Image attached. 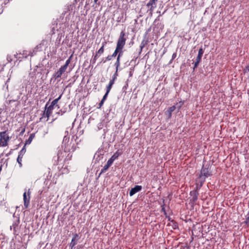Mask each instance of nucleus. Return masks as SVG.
<instances>
[{
	"label": "nucleus",
	"instance_id": "nucleus-1",
	"mask_svg": "<svg viewBox=\"0 0 249 249\" xmlns=\"http://www.w3.org/2000/svg\"><path fill=\"white\" fill-rule=\"evenodd\" d=\"M126 38L125 37V33L124 31H122L120 33L119 38L118 39V46H119V52L117 54V57L121 58L123 55V49L124 48L126 43Z\"/></svg>",
	"mask_w": 249,
	"mask_h": 249
},
{
	"label": "nucleus",
	"instance_id": "nucleus-2",
	"mask_svg": "<svg viewBox=\"0 0 249 249\" xmlns=\"http://www.w3.org/2000/svg\"><path fill=\"white\" fill-rule=\"evenodd\" d=\"M7 130L0 132V146L6 147L10 139Z\"/></svg>",
	"mask_w": 249,
	"mask_h": 249
},
{
	"label": "nucleus",
	"instance_id": "nucleus-3",
	"mask_svg": "<svg viewBox=\"0 0 249 249\" xmlns=\"http://www.w3.org/2000/svg\"><path fill=\"white\" fill-rule=\"evenodd\" d=\"M30 196L27 195L26 192H25L23 194V201H24V206L25 209H27L30 205Z\"/></svg>",
	"mask_w": 249,
	"mask_h": 249
},
{
	"label": "nucleus",
	"instance_id": "nucleus-4",
	"mask_svg": "<svg viewBox=\"0 0 249 249\" xmlns=\"http://www.w3.org/2000/svg\"><path fill=\"white\" fill-rule=\"evenodd\" d=\"M211 175L209 171L208 168H204V166H203L201 171H200V174L199 175V178H201V177L203 176L204 177V178H206L208 177Z\"/></svg>",
	"mask_w": 249,
	"mask_h": 249
},
{
	"label": "nucleus",
	"instance_id": "nucleus-5",
	"mask_svg": "<svg viewBox=\"0 0 249 249\" xmlns=\"http://www.w3.org/2000/svg\"><path fill=\"white\" fill-rule=\"evenodd\" d=\"M66 71V69L61 66L59 69L54 74L53 77L55 79L61 77L62 74Z\"/></svg>",
	"mask_w": 249,
	"mask_h": 249
},
{
	"label": "nucleus",
	"instance_id": "nucleus-6",
	"mask_svg": "<svg viewBox=\"0 0 249 249\" xmlns=\"http://www.w3.org/2000/svg\"><path fill=\"white\" fill-rule=\"evenodd\" d=\"M142 189L141 186L136 185L134 188H132L129 192L130 196H132L137 192L140 191Z\"/></svg>",
	"mask_w": 249,
	"mask_h": 249
},
{
	"label": "nucleus",
	"instance_id": "nucleus-7",
	"mask_svg": "<svg viewBox=\"0 0 249 249\" xmlns=\"http://www.w3.org/2000/svg\"><path fill=\"white\" fill-rule=\"evenodd\" d=\"M54 107L50 105L47 108V109L44 111V114L45 115V117L49 118L51 115L52 114L53 110V109Z\"/></svg>",
	"mask_w": 249,
	"mask_h": 249
},
{
	"label": "nucleus",
	"instance_id": "nucleus-8",
	"mask_svg": "<svg viewBox=\"0 0 249 249\" xmlns=\"http://www.w3.org/2000/svg\"><path fill=\"white\" fill-rule=\"evenodd\" d=\"M190 195L192 197L191 199L193 202H196L198 199V193L197 191H192L190 192Z\"/></svg>",
	"mask_w": 249,
	"mask_h": 249
},
{
	"label": "nucleus",
	"instance_id": "nucleus-9",
	"mask_svg": "<svg viewBox=\"0 0 249 249\" xmlns=\"http://www.w3.org/2000/svg\"><path fill=\"white\" fill-rule=\"evenodd\" d=\"M20 54H22L23 57L27 58L28 56H34V51H28L26 50H24L22 51V53H20Z\"/></svg>",
	"mask_w": 249,
	"mask_h": 249
},
{
	"label": "nucleus",
	"instance_id": "nucleus-10",
	"mask_svg": "<svg viewBox=\"0 0 249 249\" xmlns=\"http://www.w3.org/2000/svg\"><path fill=\"white\" fill-rule=\"evenodd\" d=\"M146 6L147 7H150V11L151 13H152L154 10V8L156 7V4H155V3L153 2L152 0H150V1L147 3Z\"/></svg>",
	"mask_w": 249,
	"mask_h": 249
},
{
	"label": "nucleus",
	"instance_id": "nucleus-11",
	"mask_svg": "<svg viewBox=\"0 0 249 249\" xmlns=\"http://www.w3.org/2000/svg\"><path fill=\"white\" fill-rule=\"evenodd\" d=\"M122 153V150L119 149L111 156V158L115 160L119 157V156H121Z\"/></svg>",
	"mask_w": 249,
	"mask_h": 249
},
{
	"label": "nucleus",
	"instance_id": "nucleus-12",
	"mask_svg": "<svg viewBox=\"0 0 249 249\" xmlns=\"http://www.w3.org/2000/svg\"><path fill=\"white\" fill-rule=\"evenodd\" d=\"M78 236L77 234H75L74 236V237L72 238L71 242L70 243V247L72 249L77 244V242L76 241V238Z\"/></svg>",
	"mask_w": 249,
	"mask_h": 249
},
{
	"label": "nucleus",
	"instance_id": "nucleus-13",
	"mask_svg": "<svg viewBox=\"0 0 249 249\" xmlns=\"http://www.w3.org/2000/svg\"><path fill=\"white\" fill-rule=\"evenodd\" d=\"M176 109L175 106H173L169 108L167 110V112L168 115V117L170 118L172 116V112Z\"/></svg>",
	"mask_w": 249,
	"mask_h": 249
},
{
	"label": "nucleus",
	"instance_id": "nucleus-14",
	"mask_svg": "<svg viewBox=\"0 0 249 249\" xmlns=\"http://www.w3.org/2000/svg\"><path fill=\"white\" fill-rule=\"evenodd\" d=\"M106 44V42H103L101 47L98 50L97 52H96V53L100 55L103 54L104 52V47Z\"/></svg>",
	"mask_w": 249,
	"mask_h": 249
},
{
	"label": "nucleus",
	"instance_id": "nucleus-15",
	"mask_svg": "<svg viewBox=\"0 0 249 249\" xmlns=\"http://www.w3.org/2000/svg\"><path fill=\"white\" fill-rule=\"evenodd\" d=\"M35 137V133H32V134H30L29 138L28 139V140H26L25 144H30Z\"/></svg>",
	"mask_w": 249,
	"mask_h": 249
},
{
	"label": "nucleus",
	"instance_id": "nucleus-16",
	"mask_svg": "<svg viewBox=\"0 0 249 249\" xmlns=\"http://www.w3.org/2000/svg\"><path fill=\"white\" fill-rule=\"evenodd\" d=\"M114 84V82H113V80L109 81L108 85L106 87V90H107L106 92H108V93L110 92V91L112 88V85Z\"/></svg>",
	"mask_w": 249,
	"mask_h": 249
},
{
	"label": "nucleus",
	"instance_id": "nucleus-17",
	"mask_svg": "<svg viewBox=\"0 0 249 249\" xmlns=\"http://www.w3.org/2000/svg\"><path fill=\"white\" fill-rule=\"evenodd\" d=\"M203 53V50L202 49V48H200L198 51V55L196 59L201 61Z\"/></svg>",
	"mask_w": 249,
	"mask_h": 249
},
{
	"label": "nucleus",
	"instance_id": "nucleus-18",
	"mask_svg": "<svg viewBox=\"0 0 249 249\" xmlns=\"http://www.w3.org/2000/svg\"><path fill=\"white\" fill-rule=\"evenodd\" d=\"M121 65V58L117 57L116 61L114 64L115 66L116 67V69H117V71H118L119 68Z\"/></svg>",
	"mask_w": 249,
	"mask_h": 249
},
{
	"label": "nucleus",
	"instance_id": "nucleus-19",
	"mask_svg": "<svg viewBox=\"0 0 249 249\" xmlns=\"http://www.w3.org/2000/svg\"><path fill=\"white\" fill-rule=\"evenodd\" d=\"M72 57V54L70 56V57L66 60V61L65 62V64L64 65L62 66L63 67H64L66 70H67V69L68 68V66L69 64L71 62V60Z\"/></svg>",
	"mask_w": 249,
	"mask_h": 249
},
{
	"label": "nucleus",
	"instance_id": "nucleus-20",
	"mask_svg": "<svg viewBox=\"0 0 249 249\" xmlns=\"http://www.w3.org/2000/svg\"><path fill=\"white\" fill-rule=\"evenodd\" d=\"M119 46H118V41H117L116 49H115L114 52H113V53L111 54V56H112V57H115L116 56L117 57L118 53L119 52Z\"/></svg>",
	"mask_w": 249,
	"mask_h": 249
},
{
	"label": "nucleus",
	"instance_id": "nucleus-21",
	"mask_svg": "<svg viewBox=\"0 0 249 249\" xmlns=\"http://www.w3.org/2000/svg\"><path fill=\"white\" fill-rule=\"evenodd\" d=\"M110 166L107 165V164H106L103 167V168L101 170V172L100 173V174H101L102 173H105L107 170H108V169L109 168Z\"/></svg>",
	"mask_w": 249,
	"mask_h": 249
},
{
	"label": "nucleus",
	"instance_id": "nucleus-22",
	"mask_svg": "<svg viewBox=\"0 0 249 249\" xmlns=\"http://www.w3.org/2000/svg\"><path fill=\"white\" fill-rule=\"evenodd\" d=\"M53 26L52 28V30H51V35H54L55 32V29L57 28V23H55V24H53Z\"/></svg>",
	"mask_w": 249,
	"mask_h": 249
},
{
	"label": "nucleus",
	"instance_id": "nucleus-23",
	"mask_svg": "<svg viewBox=\"0 0 249 249\" xmlns=\"http://www.w3.org/2000/svg\"><path fill=\"white\" fill-rule=\"evenodd\" d=\"M118 71H117V69H116V71L113 74L112 79H111L110 80H113V82H114L115 80L117 79V77L118 76Z\"/></svg>",
	"mask_w": 249,
	"mask_h": 249
},
{
	"label": "nucleus",
	"instance_id": "nucleus-24",
	"mask_svg": "<svg viewBox=\"0 0 249 249\" xmlns=\"http://www.w3.org/2000/svg\"><path fill=\"white\" fill-rule=\"evenodd\" d=\"M114 160H115L111 157L107 161V164L109 166H110L112 164Z\"/></svg>",
	"mask_w": 249,
	"mask_h": 249
},
{
	"label": "nucleus",
	"instance_id": "nucleus-25",
	"mask_svg": "<svg viewBox=\"0 0 249 249\" xmlns=\"http://www.w3.org/2000/svg\"><path fill=\"white\" fill-rule=\"evenodd\" d=\"M112 56H111V55H108L106 58V60H104L103 59L102 60V62H103V63H106L107 61H110L112 59Z\"/></svg>",
	"mask_w": 249,
	"mask_h": 249
},
{
	"label": "nucleus",
	"instance_id": "nucleus-26",
	"mask_svg": "<svg viewBox=\"0 0 249 249\" xmlns=\"http://www.w3.org/2000/svg\"><path fill=\"white\" fill-rule=\"evenodd\" d=\"M22 158H21L20 157H18V158H17V162H18V164H19V167H21L22 166V163H21V162H22Z\"/></svg>",
	"mask_w": 249,
	"mask_h": 249
},
{
	"label": "nucleus",
	"instance_id": "nucleus-27",
	"mask_svg": "<svg viewBox=\"0 0 249 249\" xmlns=\"http://www.w3.org/2000/svg\"><path fill=\"white\" fill-rule=\"evenodd\" d=\"M58 102V99H55L52 102L51 105L53 107L55 106H57L56 105H57Z\"/></svg>",
	"mask_w": 249,
	"mask_h": 249
},
{
	"label": "nucleus",
	"instance_id": "nucleus-28",
	"mask_svg": "<svg viewBox=\"0 0 249 249\" xmlns=\"http://www.w3.org/2000/svg\"><path fill=\"white\" fill-rule=\"evenodd\" d=\"M100 55H99L98 53H96L95 55L94 56V57L93 58V63H95L97 60V59L99 57Z\"/></svg>",
	"mask_w": 249,
	"mask_h": 249
},
{
	"label": "nucleus",
	"instance_id": "nucleus-29",
	"mask_svg": "<svg viewBox=\"0 0 249 249\" xmlns=\"http://www.w3.org/2000/svg\"><path fill=\"white\" fill-rule=\"evenodd\" d=\"M200 61L197 59H196V62L194 64V70H195L198 66V64L200 63Z\"/></svg>",
	"mask_w": 249,
	"mask_h": 249
},
{
	"label": "nucleus",
	"instance_id": "nucleus-30",
	"mask_svg": "<svg viewBox=\"0 0 249 249\" xmlns=\"http://www.w3.org/2000/svg\"><path fill=\"white\" fill-rule=\"evenodd\" d=\"M247 224H249V212L248 213L247 215V217L246 219V221L245 222Z\"/></svg>",
	"mask_w": 249,
	"mask_h": 249
},
{
	"label": "nucleus",
	"instance_id": "nucleus-31",
	"mask_svg": "<svg viewBox=\"0 0 249 249\" xmlns=\"http://www.w3.org/2000/svg\"><path fill=\"white\" fill-rule=\"evenodd\" d=\"M26 152V149L23 147L22 149L19 151V153L22 155H24Z\"/></svg>",
	"mask_w": 249,
	"mask_h": 249
},
{
	"label": "nucleus",
	"instance_id": "nucleus-32",
	"mask_svg": "<svg viewBox=\"0 0 249 249\" xmlns=\"http://www.w3.org/2000/svg\"><path fill=\"white\" fill-rule=\"evenodd\" d=\"M146 43H143V41H142V43H141V44L140 45V48H141V52H142V49L144 47Z\"/></svg>",
	"mask_w": 249,
	"mask_h": 249
},
{
	"label": "nucleus",
	"instance_id": "nucleus-33",
	"mask_svg": "<svg viewBox=\"0 0 249 249\" xmlns=\"http://www.w3.org/2000/svg\"><path fill=\"white\" fill-rule=\"evenodd\" d=\"M104 102H105V101L101 100L100 103L99 104V107L98 108H101L103 106V105L104 103Z\"/></svg>",
	"mask_w": 249,
	"mask_h": 249
},
{
	"label": "nucleus",
	"instance_id": "nucleus-34",
	"mask_svg": "<svg viewBox=\"0 0 249 249\" xmlns=\"http://www.w3.org/2000/svg\"><path fill=\"white\" fill-rule=\"evenodd\" d=\"M108 93H109L108 92H106V93H105V94L104 95V96H103V98H102V100H104V101H105V100H106V99H107V95H108Z\"/></svg>",
	"mask_w": 249,
	"mask_h": 249
},
{
	"label": "nucleus",
	"instance_id": "nucleus-35",
	"mask_svg": "<svg viewBox=\"0 0 249 249\" xmlns=\"http://www.w3.org/2000/svg\"><path fill=\"white\" fill-rule=\"evenodd\" d=\"M177 56V53H174L172 56V60L174 59Z\"/></svg>",
	"mask_w": 249,
	"mask_h": 249
},
{
	"label": "nucleus",
	"instance_id": "nucleus-36",
	"mask_svg": "<svg viewBox=\"0 0 249 249\" xmlns=\"http://www.w3.org/2000/svg\"><path fill=\"white\" fill-rule=\"evenodd\" d=\"M26 193H27V195L28 196H30V195H31V191H30V189H29L28 190V191H27V192H26Z\"/></svg>",
	"mask_w": 249,
	"mask_h": 249
},
{
	"label": "nucleus",
	"instance_id": "nucleus-37",
	"mask_svg": "<svg viewBox=\"0 0 249 249\" xmlns=\"http://www.w3.org/2000/svg\"><path fill=\"white\" fill-rule=\"evenodd\" d=\"M24 132H25V128H23L22 129L21 131L20 132V135H23V134L24 133Z\"/></svg>",
	"mask_w": 249,
	"mask_h": 249
},
{
	"label": "nucleus",
	"instance_id": "nucleus-38",
	"mask_svg": "<svg viewBox=\"0 0 249 249\" xmlns=\"http://www.w3.org/2000/svg\"><path fill=\"white\" fill-rule=\"evenodd\" d=\"M132 75H133V72H132V71H130L129 72V77H131L132 76Z\"/></svg>",
	"mask_w": 249,
	"mask_h": 249
},
{
	"label": "nucleus",
	"instance_id": "nucleus-39",
	"mask_svg": "<svg viewBox=\"0 0 249 249\" xmlns=\"http://www.w3.org/2000/svg\"><path fill=\"white\" fill-rule=\"evenodd\" d=\"M61 97H62V94H60L59 95V96L57 98H56V99H58V101H59L61 99Z\"/></svg>",
	"mask_w": 249,
	"mask_h": 249
},
{
	"label": "nucleus",
	"instance_id": "nucleus-40",
	"mask_svg": "<svg viewBox=\"0 0 249 249\" xmlns=\"http://www.w3.org/2000/svg\"><path fill=\"white\" fill-rule=\"evenodd\" d=\"M23 155H22V154H21V155H20V154L18 153V157H21V158H22H22H23Z\"/></svg>",
	"mask_w": 249,
	"mask_h": 249
},
{
	"label": "nucleus",
	"instance_id": "nucleus-41",
	"mask_svg": "<svg viewBox=\"0 0 249 249\" xmlns=\"http://www.w3.org/2000/svg\"><path fill=\"white\" fill-rule=\"evenodd\" d=\"M158 0H152V2L155 3V4H156V2Z\"/></svg>",
	"mask_w": 249,
	"mask_h": 249
},
{
	"label": "nucleus",
	"instance_id": "nucleus-42",
	"mask_svg": "<svg viewBox=\"0 0 249 249\" xmlns=\"http://www.w3.org/2000/svg\"><path fill=\"white\" fill-rule=\"evenodd\" d=\"M158 0H152V2L155 3V4H156V2Z\"/></svg>",
	"mask_w": 249,
	"mask_h": 249
},
{
	"label": "nucleus",
	"instance_id": "nucleus-43",
	"mask_svg": "<svg viewBox=\"0 0 249 249\" xmlns=\"http://www.w3.org/2000/svg\"><path fill=\"white\" fill-rule=\"evenodd\" d=\"M164 214L166 216V217H167V213H166V211H164Z\"/></svg>",
	"mask_w": 249,
	"mask_h": 249
},
{
	"label": "nucleus",
	"instance_id": "nucleus-44",
	"mask_svg": "<svg viewBox=\"0 0 249 249\" xmlns=\"http://www.w3.org/2000/svg\"><path fill=\"white\" fill-rule=\"evenodd\" d=\"M162 211H163L164 213V211H165V208L164 207H163L162 208Z\"/></svg>",
	"mask_w": 249,
	"mask_h": 249
},
{
	"label": "nucleus",
	"instance_id": "nucleus-45",
	"mask_svg": "<svg viewBox=\"0 0 249 249\" xmlns=\"http://www.w3.org/2000/svg\"><path fill=\"white\" fill-rule=\"evenodd\" d=\"M48 105V103H47L46 104V106H45V107H46V108H47V107Z\"/></svg>",
	"mask_w": 249,
	"mask_h": 249
},
{
	"label": "nucleus",
	"instance_id": "nucleus-46",
	"mask_svg": "<svg viewBox=\"0 0 249 249\" xmlns=\"http://www.w3.org/2000/svg\"><path fill=\"white\" fill-rule=\"evenodd\" d=\"M182 105H183V103L180 104V106H179V107H181V106Z\"/></svg>",
	"mask_w": 249,
	"mask_h": 249
},
{
	"label": "nucleus",
	"instance_id": "nucleus-47",
	"mask_svg": "<svg viewBox=\"0 0 249 249\" xmlns=\"http://www.w3.org/2000/svg\"><path fill=\"white\" fill-rule=\"evenodd\" d=\"M168 220H169V221H171V218H170V217H168Z\"/></svg>",
	"mask_w": 249,
	"mask_h": 249
},
{
	"label": "nucleus",
	"instance_id": "nucleus-48",
	"mask_svg": "<svg viewBox=\"0 0 249 249\" xmlns=\"http://www.w3.org/2000/svg\"><path fill=\"white\" fill-rule=\"evenodd\" d=\"M97 0H94V2H95V3H96Z\"/></svg>",
	"mask_w": 249,
	"mask_h": 249
},
{
	"label": "nucleus",
	"instance_id": "nucleus-49",
	"mask_svg": "<svg viewBox=\"0 0 249 249\" xmlns=\"http://www.w3.org/2000/svg\"><path fill=\"white\" fill-rule=\"evenodd\" d=\"M247 69H248V70H249V66L247 67Z\"/></svg>",
	"mask_w": 249,
	"mask_h": 249
}]
</instances>
